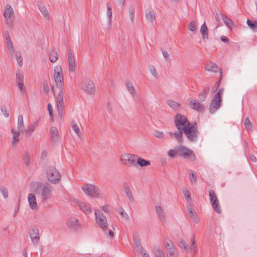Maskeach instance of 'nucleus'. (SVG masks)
I'll return each mask as SVG.
<instances>
[{
  "instance_id": "obj_58",
  "label": "nucleus",
  "mask_w": 257,
  "mask_h": 257,
  "mask_svg": "<svg viewBox=\"0 0 257 257\" xmlns=\"http://www.w3.org/2000/svg\"><path fill=\"white\" fill-rule=\"evenodd\" d=\"M189 178L191 183L194 184L196 183L197 179L193 172L189 174Z\"/></svg>"
},
{
  "instance_id": "obj_41",
  "label": "nucleus",
  "mask_w": 257,
  "mask_h": 257,
  "mask_svg": "<svg viewBox=\"0 0 257 257\" xmlns=\"http://www.w3.org/2000/svg\"><path fill=\"white\" fill-rule=\"evenodd\" d=\"M107 16L108 20V23L110 25L112 21V12L111 7L109 6V3L107 4Z\"/></svg>"
},
{
  "instance_id": "obj_28",
  "label": "nucleus",
  "mask_w": 257,
  "mask_h": 257,
  "mask_svg": "<svg viewBox=\"0 0 257 257\" xmlns=\"http://www.w3.org/2000/svg\"><path fill=\"white\" fill-rule=\"evenodd\" d=\"M205 69L209 71L213 72H219L220 73V80L222 77V70L221 69L218 68L217 65H205Z\"/></svg>"
},
{
  "instance_id": "obj_11",
  "label": "nucleus",
  "mask_w": 257,
  "mask_h": 257,
  "mask_svg": "<svg viewBox=\"0 0 257 257\" xmlns=\"http://www.w3.org/2000/svg\"><path fill=\"white\" fill-rule=\"evenodd\" d=\"M82 188L85 194L89 196L97 197L99 194V189L94 185L85 184Z\"/></svg>"
},
{
  "instance_id": "obj_36",
  "label": "nucleus",
  "mask_w": 257,
  "mask_h": 257,
  "mask_svg": "<svg viewBox=\"0 0 257 257\" xmlns=\"http://www.w3.org/2000/svg\"><path fill=\"white\" fill-rule=\"evenodd\" d=\"M5 33L6 34V41H7V46L9 49V51L11 52L14 51V47H13V43L11 40L10 35L7 31H6Z\"/></svg>"
},
{
  "instance_id": "obj_53",
  "label": "nucleus",
  "mask_w": 257,
  "mask_h": 257,
  "mask_svg": "<svg viewBox=\"0 0 257 257\" xmlns=\"http://www.w3.org/2000/svg\"><path fill=\"white\" fill-rule=\"evenodd\" d=\"M179 246L184 249L185 251H188V244L184 241V240L182 239L179 244Z\"/></svg>"
},
{
  "instance_id": "obj_47",
  "label": "nucleus",
  "mask_w": 257,
  "mask_h": 257,
  "mask_svg": "<svg viewBox=\"0 0 257 257\" xmlns=\"http://www.w3.org/2000/svg\"><path fill=\"white\" fill-rule=\"evenodd\" d=\"M244 124L245 127H246V128L247 129V130L248 131L251 130L252 124H251V123L250 121V119L248 117H246L245 119Z\"/></svg>"
},
{
  "instance_id": "obj_46",
  "label": "nucleus",
  "mask_w": 257,
  "mask_h": 257,
  "mask_svg": "<svg viewBox=\"0 0 257 257\" xmlns=\"http://www.w3.org/2000/svg\"><path fill=\"white\" fill-rule=\"evenodd\" d=\"M0 191L4 198L6 199L8 198L9 193L8 190L7 188L3 186H0Z\"/></svg>"
},
{
  "instance_id": "obj_3",
  "label": "nucleus",
  "mask_w": 257,
  "mask_h": 257,
  "mask_svg": "<svg viewBox=\"0 0 257 257\" xmlns=\"http://www.w3.org/2000/svg\"><path fill=\"white\" fill-rule=\"evenodd\" d=\"M177 153L178 155L185 159L190 158L193 161L196 159L193 151L184 146L179 145L177 147Z\"/></svg>"
},
{
  "instance_id": "obj_33",
  "label": "nucleus",
  "mask_w": 257,
  "mask_h": 257,
  "mask_svg": "<svg viewBox=\"0 0 257 257\" xmlns=\"http://www.w3.org/2000/svg\"><path fill=\"white\" fill-rule=\"evenodd\" d=\"M78 205L80 209L86 213H90L91 212V208L89 204L85 202H80L78 203Z\"/></svg>"
},
{
  "instance_id": "obj_16",
  "label": "nucleus",
  "mask_w": 257,
  "mask_h": 257,
  "mask_svg": "<svg viewBox=\"0 0 257 257\" xmlns=\"http://www.w3.org/2000/svg\"><path fill=\"white\" fill-rule=\"evenodd\" d=\"M42 187L43 185L40 182L33 181L31 182L30 184V188L31 191L37 195H38L40 192Z\"/></svg>"
},
{
  "instance_id": "obj_2",
  "label": "nucleus",
  "mask_w": 257,
  "mask_h": 257,
  "mask_svg": "<svg viewBox=\"0 0 257 257\" xmlns=\"http://www.w3.org/2000/svg\"><path fill=\"white\" fill-rule=\"evenodd\" d=\"M174 123L177 129L182 131H184L190 124L187 118L179 113L176 114L174 118Z\"/></svg>"
},
{
  "instance_id": "obj_50",
  "label": "nucleus",
  "mask_w": 257,
  "mask_h": 257,
  "mask_svg": "<svg viewBox=\"0 0 257 257\" xmlns=\"http://www.w3.org/2000/svg\"><path fill=\"white\" fill-rule=\"evenodd\" d=\"M24 163L26 166H29L31 163L30 157L28 153H26L23 158Z\"/></svg>"
},
{
  "instance_id": "obj_12",
  "label": "nucleus",
  "mask_w": 257,
  "mask_h": 257,
  "mask_svg": "<svg viewBox=\"0 0 257 257\" xmlns=\"http://www.w3.org/2000/svg\"><path fill=\"white\" fill-rule=\"evenodd\" d=\"M95 215L97 223L103 230H105L107 228V222L105 216L102 212H98L96 210L95 211Z\"/></svg>"
},
{
  "instance_id": "obj_18",
  "label": "nucleus",
  "mask_w": 257,
  "mask_h": 257,
  "mask_svg": "<svg viewBox=\"0 0 257 257\" xmlns=\"http://www.w3.org/2000/svg\"><path fill=\"white\" fill-rule=\"evenodd\" d=\"M29 205L31 209H36L37 208V203L36 198L33 193H30L28 197Z\"/></svg>"
},
{
  "instance_id": "obj_48",
  "label": "nucleus",
  "mask_w": 257,
  "mask_h": 257,
  "mask_svg": "<svg viewBox=\"0 0 257 257\" xmlns=\"http://www.w3.org/2000/svg\"><path fill=\"white\" fill-rule=\"evenodd\" d=\"M39 9L40 11H41V12L42 13V14L45 17H46L48 16V13L47 10L44 6H43L42 5H40L39 6Z\"/></svg>"
},
{
  "instance_id": "obj_6",
  "label": "nucleus",
  "mask_w": 257,
  "mask_h": 257,
  "mask_svg": "<svg viewBox=\"0 0 257 257\" xmlns=\"http://www.w3.org/2000/svg\"><path fill=\"white\" fill-rule=\"evenodd\" d=\"M183 133L190 141L192 142H195L198 134V131L196 123H194V125L190 124V125L183 131Z\"/></svg>"
},
{
  "instance_id": "obj_45",
  "label": "nucleus",
  "mask_w": 257,
  "mask_h": 257,
  "mask_svg": "<svg viewBox=\"0 0 257 257\" xmlns=\"http://www.w3.org/2000/svg\"><path fill=\"white\" fill-rule=\"evenodd\" d=\"M128 13L130 19L131 21L133 22L135 17V9L133 6H130L128 8Z\"/></svg>"
},
{
  "instance_id": "obj_25",
  "label": "nucleus",
  "mask_w": 257,
  "mask_h": 257,
  "mask_svg": "<svg viewBox=\"0 0 257 257\" xmlns=\"http://www.w3.org/2000/svg\"><path fill=\"white\" fill-rule=\"evenodd\" d=\"M210 88L209 86H206L204 88L203 90L199 93L198 94L199 100L200 102H203L205 101L208 92L209 91Z\"/></svg>"
},
{
  "instance_id": "obj_31",
  "label": "nucleus",
  "mask_w": 257,
  "mask_h": 257,
  "mask_svg": "<svg viewBox=\"0 0 257 257\" xmlns=\"http://www.w3.org/2000/svg\"><path fill=\"white\" fill-rule=\"evenodd\" d=\"M58 59L57 52L55 48L52 49L49 54V59L51 63H55Z\"/></svg>"
},
{
  "instance_id": "obj_39",
  "label": "nucleus",
  "mask_w": 257,
  "mask_h": 257,
  "mask_svg": "<svg viewBox=\"0 0 257 257\" xmlns=\"http://www.w3.org/2000/svg\"><path fill=\"white\" fill-rule=\"evenodd\" d=\"M146 17L151 22H153L155 20V13L150 10H147L146 12Z\"/></svg>"
},
{
  "instance_id": "obj_32",
  "label": "nucleus",
  "mask_w": 257,
  "mask_h": 257,
  "mask_svg": "<svg viewBox=\"0 0 257 257\" xmlns=\"http://www.w3.org/2000/svg\"><path fill=\"white\" fill-rule=\"evenodd\" d=\"M136 164H138L142 167L147 166L151 164L150 162L149 161L145 160L144 159H143L140 157H138L137 159Z\"/></svg>"
},
{
  "instance_id": "obj_14",
  "label": "nucleus",
  "mask_w": 257,
  "mask_h": 257,
  "mask_svg": "<svg viewBox=\"0 0 257 257\" xmlns=\"http://www.w3.org/2000/svg\"><path fill=\"white\" fill-rule=\"evenodd\" d=\"M124 164L128 167L135 166L136 165L137 159L138 156L132 154H125L123 155Z\"/></svg>"
},
{
  "instance_id": "obj_13",
  "label": "nucleus",
  "mask_w": 257,
  "mask_h": 257,
  "mask_svg": "<svg viewBox=\"0 0 257 257\" xmlns=\"http://www.w3.org/2000/svg\"><path fill=\"white\" fill-rule=\"evenodd\" d=\"M29 234L33 243L37 245L40 240L39 229L35 226H33L29 231Z\"/></svg>"
},
{
  "instance_id": "obj_34",
  "label": "nucleus",
  "mask_w": 257,
  "mask_h": 257,
  "mask_svg": "<svg viewBox=\"0 0 257 257\" xmlns=\"http://www.w3.org/2000/svg\"><path fill=\"white\" fill-rule=\"evenodd\" d=\"M165 246L167 250L170 255H172L174 253L175 248L171 241L166 243Z\"/></svg>"
},
{
  "instance_id": "obj_1",
  "label": "nucleus",
  "mask_w": 257,
  "mask_h": 257,
  "mask_svg": "<svg viewBox=\"0 0 257 257\" xmlns=\"http://www.w3.org/2000/svg\"><path fill=\"white\" fill-rule=\"evenodd\" d=\"M47 179L52 184H56L61 179L59 171L54 166H49L46 171Z\"/></svg>"
},
{
  "instance_id": "obj_62",
  "label": "nucleus",
  "mask_w": 257,
  "mask_h": 257,
  "mask_svg": "<svg viewBox=\"0 0 257 257\" xmlns=\"http://www.w3.org/2000/svg\"><path fill=\"white\" fill-rule=\"evenodd\" d=\"M154 136L158 138H163L164 137V134L161 132L156 131L154 134Z\"/></svg>"
},
{
  "instance_id": "obj_52",
  "label": "nucleus",
  "mask_w": 257,
  "mask_h": 257,
  "mask_svg": "<svg viewBox=\"0 0 257 257\" xmlns=\"http://www.w3.org/2000/svg\"><path fill=\"white\" fill-rule=\"evenodd\" d=\"M149 69L150 70V71L151 73L152 74V75L157 78L158 77V74L156 71V69L154 66V65H150L149 67Z\"/></svg>"
},
{
  "instance_id": "obj_10",
  "label": "nucleus",
  "mask_w": 257,
  "mask_h": 257,
  "mask_svg": "<svg viewBox=\"0 0 257 257\" xmlns=\"http://www.w3.org/2000/svg\"><path fill=\"white\" fill-rule=\"evenodd\" d=\"M16 82L22 95H26V89L24 84V73L21 71L16 73Z\"/></svg>"
},
{
  "instance_id": "obj_57",
  "label": "nucleus",
  "mask_w": 257,
  "mask_h": 257,
  "mask_svg": "<svg viewBox=\"0 0 257 257\" xmlns=\"http://www.w3.org/2000/svg\"><path fill=\"white\" fill-rule=\"evenodd\" d=\"M43 89L44 92L47 94L49 91V87L48 82L46 80L43 81Z\"/></svg>"
},
{
  "instance_id": "obj_37",
  "label": "nucleus",
  "mask_w": 257,
  "mask_h": 257,
  "mask_svg": "<svg viewBox=\"0 0 257 257\" xmlns=\"http://www.w3.org/2000/svg\"><path fill=\"white\" fill-rule=\"evenodd\" d=\"M155 210L159 218L161 220H164L165 218V215L162 208L160 206H156Z\"/></svg>"
},
{
  "instance_id": "obj_7",
  "label": "nucleus",
  "mask_w": 257,
  "mask_h": 257,
  "mask_svg": "<svg viewBox=\"0 0 257 257\" xmlns=\"http://www.w3.org/2000/svg\"><path fill=\"white\" fill-rule=\"evenodd\" d=\"M54 79L57 86L62 88L63 82V75L61 65H56L54 70Z\"/></svg>"
},
{
  "instance_id": "obj_55",
  "label": "nucleus",
  "mask_w": 257,
  "mask_h": 257,
  "mask_svg": "<svg viewBox=\"0 0 257 257\" xmlns=\"http://www.w3.org/2000/svg\"><path fill=\"white\" fill-rule=\"evenodd\" d=\"M168 155L171 158H175L177 155V148H175V151L170 150L168 152Z\"/></svg>"
},
{
  "instance_id": "obj_8",
  "label": "nucleus",
  "mask_w": 257,
  "mask_h": 257,
  "mask_svg": "<svg viewBox=\"0 0 257 257\" xmlns=\"http://www.w3.org/2000/svg\"><path fill=\"white\" fill-rule=\"evenodd\" d=\"M209 196L212 207L214 211L218 213H220L221 212V209L219 204V201L215 192L213 190H209Z\"/></svg>"
},
{
  "instance_id": "obj_61",
  "label": "nucleus",
  "mask_w": 257,
  "mask_h": 257,
  "mask_svg": "<svg viewBox=\"0 0 257 257\" xmlns=\"http://www.w3.org/2000/svg\"><path fill=\"white\" fill-rule=\"evenodd\" d=\"M140 251L143 257H150V255L147 252V251L146 250H145L142 246H141Z\"/></svg>"
},
{
  "instance_id": "obj_54",
  "label": "nucleus",
  "mask_w": 257,
  "mask_h": 257,
  "mask_svg": "<svg viewBox=\"0 0 257 257\" xmlns=\"http://www.w3.org/2000/svg\"><path fill=\"white\" fill-rule=\"evenodd\" d=\"M188 29L192 32H195L196 31V23L192 21L188 26Z\"/></svg>"
},
{
  "instance_id": "obj_43",
  "label": "nucleus",
  "mask_w": 257,
  "mask_h": 257,
  "mask_svg": "<svg viewBox=\"0 0 257 257\" xmlns=\"http://www.w3.org/2000/svg\"><path fill=\"white\" fill-rule=\"evenodd\" d=\"M72 127L73 131L76 133L78 136H80L81 135V132L80 131L79 126L75 123L74 120L71 122Z\"/></svg>"
},
{
  "instance_id": "obj_29",
  "label": "nucleus",
  "mask_w": 257,
  "mask_h": 257,
  "mask_svg": "<svg viewBox=\"0 0 257 257\" xmlns=\"http://www.w3.org/2000/svg\"><path fill=\"white\" fill-rule=\"evenodd\" d=\"M11 132L13 134L12 144L13 146H15L20 141L19 136L20 133L19 132L15 131L14 128L12 129Z\"/></svg>"
},
{
  "instance_id": "obj_20",
  "label": "nucleus",
  "mask_w": 257,
  "mask_h": 257,
  "mask_svg": "<svg viewBox=\"0 0 257 257\" xmlns=\"http://www.w3.org/2000/svg\"><path fill=\"white\" fill-rule=\"evenodd\" d=\"M183 131L182 130H178L177 131L172 133L169 132V134L170 136L172 137L173 136L175 138L178 143H183Z\"/></svg>"
},
{
  "instance_id": "obj_17",
  "label": "nucleus",
  "mask_w": 257,
  "mask_h": 257,
  "mask_svg": "<svg viewBox=\"0 0 257 257\" xmlns=\"http://www.w3.org/2000/svg\"><path fill=\"white\" fill-rule=\"evenodd\" d=\"M188 105L191 108L199 112H202L204 110L203 105L195 99H191Z\"/></svg>"
},
{
  "instance_id": "obj_64",
  "label": "nucleus",
  "mask_w": 257,
  "mask_h": 257,
  "mask_svg": "<svg viewBox=\"0 0 257 257\" xmlns=\"http://www.w3.org/2000/svg\"><path fill=\"white\" fill-rule=\"evenodd\" d=\"M120 214L122 217L125 218L126 220L128 219V216L127 214L123 210L120 212Z\"/></svg>"
},
{
  "instance_id": "obj_4",
  "label": "nucleus",
  "mask_w": 257,
  "mask_h": 257,
  "mask_svg": "<svg viewBox=\"0 0 257 257\" xmlns=\"http://www.w3.org/2000/svg\"><path fill=\"white\" fill-rule=\"evenodd\" d=\"M54 95L56 96L58 115L60 118L63 116V94L62 88H58V94L56 95V91L53 87H52Z\"/></svg>"
},
{
  "instance_id": "obj_56",
  "label": "nucleus",
  "mask_w": 257,
  "mask_h": 257,
  "mask_svg": "<svg viewBox=\"0 0 257 257\" xmlns=\"http://www.w3.org/2000/svg\"><path fill=\"white\" fill-rule=\"evenodd\" d=\"M155 255L156 257H165L163 251L160 248H158L157 249V251L155 253Z\"/></svg>"
},
{
  "instance_id": "obj_15",
  "label": "nucleus",
  "mask_w": 257,
  "mask_h": 257,
  "mask_svg": "<svg viewBox=\"0 0 257 257\" xmlns=\"http://www.w3.org/2000/svg\"><path fill=\"white\" fill-rule=\"evenodd\" d=\"M221 105V97L214 96L209 106V112L211 113L215 112Z\"/></svg>"
},
{
  "instance_id": "obj_49",
  "label": "nucleus",
  "mask_w": 257,
  "mask_h": 257,
  "mask_svg": "<svg viewBox=\"0 0 257 257\" xmlns=\"http://www.w3.org/2000/svg\"><path fill=\"white\" fill-rule=\"evenodd\" d=\"M5 19L6 24L9 27H11L13 25L14 17H7V18H5Z\"/></svg>"
},
{
  "instance_id": "obj_19",
  "label": "nucleus",
  "mask_w": 257,
  "mask_h": 257,
  "mask_svg": "<svg viewBox=\"0 0 257 257\" xmlns=\"http://www.w3.org/2000/svg\"><path fill=\"white\" fill-rule=\"evenodd\" d=\"M59 132L56 127H51L50 130V135L52 142H56L59 139Z\"/></svg>"
},
{
  "instance_id": "obj_51",
  "label": "nucleus",
  "mask_w": 257,
  "mask_h": 257,
  "mask_svg": "<svg viewBox=\"0 0 257 257\" xmlns=\"http://www.w3.org/2000/svg\"><path fill=\"white\" fill-rule=\"evenodd\" d=\"M183 192L186 199L189 201L191 199V194L189 191L186 187H184L183 189Z\"/></svg>"
},
{
  "instance_id": "obj_26",
  "label": "nucleus",
  "mask_w": 257,
  "mask_h": 257,
  "mask_svg": "<svg viewBox=\"0 0 257 257\" xmlns=\"http://www.w3.org/2000/svg\"><path fill=\"white\" fill-rule=\"evenodd\" d=\"M67 224L69 227L73 229H77L79 227L78 219L74 217L69 218L67 222Z\"/></svg>"
},
{
  "instance_id": "obj_23",
  "label": "nucleus",
  "mask_w": 257,
  "mask_h": 257,
  "mask_svg": "<svg viewBox=\"0 0 257 257\" xmlns=\"http://www.w3.org/2000/svg\"><path fill=\"white\" fill-rule=\"evenodd\" d=\"M187 210L189 212V216L195 223L199 222V219L195 210L190 206H187Z\"/></svg>"
},
{
  "instance_id": "obj_44",
  "label": "nucleus",
  "mask_w": 257,
  "mask_h": 257,
  "mask_svg": "<svg viewBox=\"0 0 257 257\" xmlns=\"http://www.w3.org/2000/svg\"><path fill=\"white\" fill-rule=\"evenodd\" d=\"M68 60L69 63L68 64H75L74 55L72 53L71 50L69 51Z\"/></svg>"
},
{
  "instance_id": "obj_63",
  "label": "nucleus",
  "mask_w": 257,
  "mask_h": 257,
  "mask_svg": "<svg viewBox=\"0 0 257 257\" xmlns=\"http://www.w3.org/2000/svg\"><path fill=\"white\" fill-rule=\"evenodd\" d=\"M197 247L196 245L195 244H191V245L190 247V252L192 254H194L196 251Z\"/></svg>"
},
{
  "instance_id": "obj_42",
  "label": "nucleus",
  "mask_w": 257,
  "mask_h": 257,
  "mask_svg": "<svg viewBox=\"0 0 257 257\" xmlns=\"http://www.w3.org/2000/svg\"><path fill=\"white\" fill-rule=\"evenodd\" d=\"M168 105L173 109L177 110L180 107V104L173 100H169L167 102Z\"/></svg>"
},
{
  "instance_id": "obj_30",
  "label": "nucleus",
  "mask_w": 257,
  "mask_h": 257,
  "mask_svg": "<svg viewBox=\"0 0 257 257\" xmlns=\"http://www.w3.org/2000/svg\"><path fill=\"white\" fill-rule=\"evenodd\" d=\"M246 24L251 30L254 32H257V20L247 19Z\"/></svg>"
},
{
  "instance_id": "obj_35",
  "label": "nucleus",
  "mask_w": 257,
  "mask_h": 257,
  "mask_svg": "<svg viewBox=\"0 0 257 257\" xmlns=\"http://www.w3.org/2000/svg\"><path fill=\"white\" fill-rule=\"evenodd\" d=\"M221 16H222V20H223L224 24H225V25L227 27L231 28L232 27V26H233V23H232V20L230 18H229L228 17H227L226 15H225L223 14H221Z\"/></svg>"
},
{
  "instance_id": "obj_21",
  "label": "nucleus",
  "mask_w": 257,
  "mask_h": 257,
  "mask_svg": "<svg viewBox=\"0 0 257 257\" xmlns=\"http://www.w3.org/2000/svg\"><path fill=\"white\" fill-rule=\"evenodd\" d=\"M40 118H39L35 122L29 126L28 128L25 131L26 136H30L34 131L35 129L38 125Z\"/></svg>"
},
{
  "instance_id": "obj_22",
  "label": "nucleus",
  "mask_w": 257,
  "mask_h": 257,
  "mask_svg": "<svg viewBox=\"0 0 257 257\" xmlns=\"http://www.w3.org/2000/svg\"><path fill=\"white\" fill-rule=\"evenodd\" d=\"M3 15L5 18H7V17H14V10L10 5L7 4L6 6Z\"/></svg>"
},
{
  "instance_id": "obj_27",
  "label": "nucleus",
  "mask_w": 257,
  "mask_h": 257,
  "mask_svg": "<svg viewBox=\"0 0 257 257\" xmlns=\"http://www.w3.org/2000/svg\"><path fill=\"white\" fill-rule=\"evenodd\" d=\"M123 190L130 201L131 202H134L135 200L134 197L130 188V187L127 184H125V185L123 187Z\"/></svg>"
},
{
  "instance_id": "obj_24",
  "label": "nucleus",
  "mask_w": 257,
  "mask_h": 257,
  "mask_svg": "<svg viewBox=\"0 0 257 257\" xmlns=\"http://www.w3.org/2000/svg\"><path fill=\"white\" fill-rule=\"evenodd\" d=\"M200 32L202 36L203 40L206 41L208 39V31L205 22L201 26Z\"/></svg>"
},
{
  "instance_id": "obj_5",
  "label": "nucleus",
  "mask_w": 257,
  "mask_h": 257,
  "mask_svg": "<svg viewBox=\"0 0 257 257\" xmlns=\"http://www.w3.org/2000/svg\"><path fill=\"white\" fill-rule=\"evenodd\" d=\"M52 192V186L47 182L44 184L40 192L38 194L41 202H45L48 200L50 198Z\"/></svg>"
},
{
  "instance_id": "obj_9",
  "label": "nucleus",
  "mask_w": 257,
  "mask_h": 257,
  "mask_svg": "<svg viewBox=\"0 0 257 257\" xmlns=\"http://www.w3.org/2000/svg\"><path fill=\"white\" fill-rule=\"evenodd\" d=\"M82 89L89 94H93L95 91V88L93 82L89 79H85L81 83Z\"/></svg>"
},
{
  "instance_id": "obj_40",
  "label": "nucleus",
  "mask_w": 257,
  "mask_h": 257,
  "mask_svg": "<svg viewBox=\"0 0 257 257\" xmlns=\"http://www.w3.org/2000/svg\"><path fill=\"white\" fill-rule=\"evenodd\" d=\"M18 128L20 131H22L24 128L23 117L21 114L19 115L18 117Z\"/></svg>"
},
{
  "instance_id": "obj_38",
  "label": "nucleus",
  "mask_w": 257,
  "mask_h": 257,
  "mask_svg": "<svg viewBox=\"0 0 257 257\" xmlns=\"http://www.w3.org/2000/svg\"><path fill=\"white\" fill-rule=\"evenodd\" d=\"M125 85L128 91L133 96H134L136 94V91L133 84L127 80L125 81Z\"/></svg>"
},
{
  "instance_id": "obj_60",
  "label": "nucleus",
  "mask_w": 257,
  "mask_h": 257,
  "mask_svg": "<svg viewBox=\"0 0 257 257\" xmlns=\"http://www.w3.org/2000/svg\"><path fill=\"white\" fill-rule=\"evenodd\" d=\"M106 234H107L108 236H109L111 238H113L114 236L113 232L111 229L107 230V228L105 229V230H103Z\"/></svg>"
},
{
  "instance_id": "obj_59",
  "label": "nucleus",
  "mask_w": 257,
  "mask_h": 257,
  "mask_svg": "<svg viewBox=\"0 0 257 257\" xmlns=\"http://www.w3.org/2000/svg\"><path fill=\"white\" fill-rule=\"evenodd\" d=\"M1 111L3 113L4 115L6 117H8L9 116V113L7 112V108L6 106L4 105L1 107Z\"/></svg>"
}]
</instances>
